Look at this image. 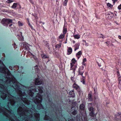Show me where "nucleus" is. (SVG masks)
Segmentation results:
<instances>
[{
    "label": "nucleus",
    "mask_w": 121,
    "mask_h": 121,
    "mask_svg": "<svg viewBox=\"0 0 121 121\" xmlns=\"http://www.w3.org/2000/svg\"><path fill=\"white\" fill-rule=\"evenodd\" d=\"M35 70L36 71H37L38 70V66L37 65H36L35 67Z\"/></svg>",
    "instance_id": "obj_25"
},
{
    "label": "nucleus",
    "mask_w": 121,
    "mask_h": 121,
    "mask_svg": "<svg viewBox=\"0 0 121 121\" xmlns=\"http://www.w3.org/2000/svg\"><path fill=\"white\" fill-rule=\"evenodd\" d=\"M68 0H65L63 4V5L64 6H66L68 2Z\"/></svg>",
    "instance_id": "obj_23"
},
{
    "label": "nucleus",
    "mask_w": 121,
    "mask_h": 121,
    "mask_svg": "<svg viewBox=\"0 0 121 121\" xmlns=\"http://www.w3.org/2000/svg\"><path fill=\"white\" fill-rule=\"evenodd\" d=\"M74 91H70L69 92V94L70 95H72V97H73L74 96Z\"/></svg>",
    "instance_id": "obj_18"
},
{
    "label": "nucleus",
    "mask_w": 121,
    "mask_h": 121,
    "mask_svg": "<svg viewBox=\"0 0 121 121\" xmlns=\"http://www.w3.org/2000/svg\"><path fill=\"white\" fill-rule=\"evenodd\" d=\"M92 103H90L88 104V108L89 111L90 112H94L95 110V109L93 108L92 106Z\"/></svg>",
    "instance_id": "obj_5"
},
{
    "label": "nucleus",
    "mask_w": 121,
    "mask_h": 121,
    "mask_svg": "<svg viewBox=\"0 0 121 121\" xmlns=\"http://www.w3.org/2000/svg\"><path fill=\"white\" fill-rule=\"evenodd\" d=\"M86 61V58H84L83 60V62H85Z\"/></svg>",
    "instance_id": "obj_32"
},
{
    "label": "nucleus",
    "mask_w": 121,
    "mask_h": 121,
    "mask_svg": "<svg viewBox=\"0 0 121 121\" xmlns=\"http://www.w3.org/2000/svg\"><path fill=\"white\" fill-rule=\"evenodd\" d=\"M109 42H108V41H107V42H106V43H108Z\"/></svg>",
    "instance_id": "obj_47"
},
{
    "label": "nucleus",
    "mask_w": 121,
    "mask_h": 121,
    "mask_svg": "<svg viewBox=\"0 0 121 121\" xmlns=\"http://www.w3.org/2000/svg\"><path fill=\"white\" fill-rule=\"evenodd\" d=\"M27 91V90L26 91Z\"/></svg>",
    "instance_id": "obj_56"
},
{
    "label": "nucleus",
    "mask_w": 121,
    "mask_h": 121,
    "mask_svg": "<svg viewBox=\"0 0 121 121\" xmlns=\"http://www.w3.org/2000/svg\"><path fill=\"white\" fill-rule=\"evenodd\" d=\"M113 15L114 14L113 13L110 12V13L108 14V18L109 19H111L113 17Z\"/></svg>",
    "instance_id": "obj_6"
},
{
    "label": "nucleus",
    "mask_w": 121,
    "mask_h": 121,
    "mask_svg": "<svg viewBox=\"0 0 121 121\" xmlns=\"http://www.w3.org/2000/svg\"><path fill=\"white\" fill-rule=\"evenodd\" d=\"M117 115H115V119L116 120H117V119L118 117H119V116H117Z\"/></svg>",
    "instance_id": "obj_34"
},
{
    "label": "nucleus",
    "mask_w": 121,
    "mask_h": 121,
    "mask_svg": "<svg viewBox=\"0 0 121 121\" xmlns=\"http://www.w3.org/2000/svg\"><path fill=\"white\" fill-rule=\"evenodd\" d=\"M118 78L119 81V84H121V77L120 76H118Z\"/></svg>",
    "instance_id": "obj_19"
},
{
    "label": "nucleus",
    "mask_w": 121,
    "mask_h": 121,
    "mask_svg": "<svg viewBox=\"0 0 121 121\" xmlns=\"http://www.w3.org/2000/svg\"><path fill=\"white\" fill-rule=\"evenodd\" d=\"M41 56L44 59L45 58V54H42Z\"/></svg>",
    "instance_id": "obj_27"
},
{
    "label": "nucleus",
    "mask_w": 121,
    "mask_h": 121,
    "mask_svg": "<svg viewBox=\"0 0 121 121\" xmlns=\"http://www.w3.org/2000/svg\"><path fill=\"white\" fill-rule=\"evenodd\" d=\"M83 41H84V42H85L86 43V41L85 40H83Z\"/></svg>",
    "instance_id": "obj_50"
},
{
    "label": "nucleus",
    "mask_w": 121,
    "mask_h": 121,
    "mask_svg": "<svg viewBox=\"0 0 121 121\" xmlns=\"http://www.w3.org/2000/svg\"><path fill=\"white\" fill-rule=\"evenodd\" d=\"M31 54L32 55V56H33V57L34 58V59H35L36 60V57L35 56L33 55L32 54Z\"/></svg>",
    "instance_id": "obj_37"
},
{
    "label": "nucleus",
    "mask_w": 121,
    "mask_h": 121,
    "mask_svg": "<svg viewBox=\"0 0 121 121\" xmlns=\"http://www.w3.org/2000/svg\"><path fill=\"white\" fill-rule=\"evenodd\" d=\"M2 23L4 26H7L8 24L12 22V20L11 19L4 18L1 21Z\"/></svg>",
    "instance_id": "obj_2"
},
{
    "label": "nucleus",
    "mask_w": 121,
    "mask_h": 121,
    "mask_svg": "<svg viewBox=\"0 0 121 121\" xmlns=\"http://www.w3.org/2000/svg\"><path fill=\"white\" fill-rule=\"evenodd\" d=\"M65 37V35L64 34L62 35L59 36V38L60 39H63Z\"/></svg>",
    "instance_id": "obj_21"
},
{
    "label": "nucleus",
    "mask_w": 121,
    "mask_h": 121,
    "mask_svg": "<svg viewBox=\"0 0 121 121\" xmlns=\"http://www.w3.org/2000/svg\"><path fill=\"white\" fill-rule=\"evenodd\" d=\"M46 60H47V62L50 61V60L49 59V57H47L46 56Z\"/></svg>",
    "instance_id": "obj_31"
},
{
    "label": "nucleus",
    "mask_w": 121,
    "mask_h": 121,
    "mask_svg": "<svg viewBox=\"0 0 121 121\" xmlns=\"http://www.w3.org/2000/svg\"><path fill=\"white\" fill-rule=\"evenodd\" d=\"M88 99L89 101H92V100L93 99L91 96V95L90 94H88Z\"/></svg>",
    "instance_id": "obj_9"
},
{
    "label": "nucleus",
    "mask_w": 121,
    "mask_h": 121,
    "mask_svg": "<svg viewBox=\"0 0 121 121\" xmlns=\"http://www.w3.org/2000/svg\"><path fill=\"white\" fill-rule=\"evenodd\" d=\"M84 68V67L83 66H82L79 68L78 71L79 75H82L84 72V71L83 70Z\"/></svg>",
    "instance_id": "obj_4"
},
{
    "label": "nucleus",
    "mask_w": 121,
    "mask_h": 121,
    "mask_svg": "<svg viewBox=\"0 0 121 121\" xmlns=\"http://www.w3.org/2000/svg\"><path fill=\"white\" fill-rule=\"evenodd\" d=\"M70 64V69L73 70V72L74 73L77 68L76 65H74L76 61L74 59H73L71 60Z\"/></svg>",
    "instance_id": "obj_1"
},
{
    "label": "nucleus",
    "mask_w": 121,
    "mask_h": 121,
    "mask_svg": "<svg viewBox=\"0 0 121 121\" xmlns=\"http://www.w3.org/2000/svg\"><path fill=\"white\" fill-rule=\"evenodd\" d=\"M13 2L12 0H7L6 1V2L8 3H10Z\"/></svg>",
    "instance_id": "obj_29"
},
{
    "label": "nucleus",
    "mask_w": 121,
    "mask_h": 121,
    "mask_svg": "<svg viewBox=\"0 0 121 121\" xmlns=\"http://www.w3.org/2000/svg\"><path fill=\"white\" fill-rule=\"evenodd\" d=\"M17 36H19V35H18Z\"/></svg>",
    "instance_id": "obj_57"
},
{
    "label": "nucleus",
    "mask_w": 121,
    "mask_h": 121,
    "mask_svg": "<svg viewBox=\"0 0 121 121\" xmlns=\"http://www.w3.org/2000/svg\"><path fill=\"white\" fill-rule=\"evenodd\" d=\"M29 26H31V25H30V23H29Z\"/></svg>",
    "instance_id": "obj_48"
},
{
    "label": "nucleus",
    "mask_w": 121,
    "mask_h": 121,
    "mask_svg": "<svg viewBox=\"0 0 121 121\" xmlns=\"http://www.w3.org/2000/svg\"><path fill=\"white\" fill-rule=\"evenodd\" d=\"M82 64L83 65H84V66H86V64L85 62H82Z\"/></svg>",
    "instance_id": "obj_36"
},
{
    "label": "nucleus",
    "mask_w": 121,
    "mask_h": 121,
    "mask_svg": "<svg viewBox=\"0 0 121 121\" xmlns=\"http://www.w3.org/2000/svg\"><path fill=\"white\" fill-rule=\"evenodd\" d=\"M117 73H118L117 75L118 76H120V74L119 73V72L118 71H117Z\"/></svg>",
    "instance_id": "obj_38"
},
{
    "label": "nucleus",
    "mask_w": 121,
    "mask_h": 121,
    "mask_svg": "<svg viewBox=\"0 0 121 121\" xmlns=\"http://www.w3.org/2000/svg\"><path fill=\"white\" fill-rule=\"evenodd\" d=\"M113 1L114 3L116 1H117V0H112Z\"/></svg>",
    "instance_id": "obj_41"
},
{
    "label": "nucleus",
    "mask_w": 121,
    "mask_h": 121,
    "mask_svg": "<svg viewBox=\"0 0 121 121\" xmlns=\"http://www.w3.org/2000/svg\"><path fill=\"white\" fill-rule=\"evenodd\" d=\"M73 77H72V78H71V80H72V81L73 82H74L75 81H74L73 80Z\"/></svg>",
    "instance_id": "obj_39"
},
{
    "label": "nucleus",
    "mask_w": 121,
    "mask_h": 121,
    "mask_svg": "<svg viewBox=\"0 0 121 121\" xmlns=\"http://www.w3.org/2000/svg\"><path fill=\"white\" fill-rule=\"evenodd\" d=\"M99 65V66H100V65Z\"/></svg>",
    "instance_id": "obj_53"
},
{
    "label": "nucleus",
    "mask_w": 121,
    "mask_h": 121,
    "mask_svg": "<svg viewBox=\"0 0 121 121\" xmlns=\"http://www.w3.org/2000/svg\"><path fill=\"white\" fill-rule=\"evenodd\" d=\"M79 107L80 109L81 110H83L84 107V106L83 104H82L80 105Z\"/></svg>",
    "instance_id": "obj_13"
},
{
    "label": "nucleus",
    "mask_w": 121,
    "mask_h": 121,
    "mask_svg": "<svg viewBox=\"0 0 121 121\" xmlns=\"http://www.w3.org/2000/svg\"><path fill=\"white\" fill-rule=\"evenodd\" d=\"M75 103H72V105H73V104H75Z\"/></svg>",
    "instance_id": "obj_51"
},
{
    "label": "nucleus",
    "mask_w": 121,
    "mask_h": 121,
    "mask_svg": "<svg viewBox=\"0 0 121 121\" xmlns=\"http://www.w3.org/2000/svg\"><path fill=\"white\" fill-rule=\"evenodd\" d=\"M67 30L64 27L63 28V33L64 34H65L66 33Z\"/></svg>",
    "instance_id": "obj_17"
},
{
    "label": "nucleus",
    "mask_w": 121,
    "mask_h": 121,
    "mask_svg": "<svg viewBox=\"0 0 121 121\" xmlns=\"http://www.w3.org/2000/svg\"><path fill=\"white\" fill-rule=\"evenodd\" d=\"M69 121H73L72 119H70L69 120Z\"/></svg>",
    "instance_id": "obj_43"
},
{
    "label": "nucleus",
    "mask_w": 121,
    "mask_h": 121,
    "mask_svg": "<svg viewBox=\"0 0 121 121\" xmlns=\"http://www.w3.org/2000/svg\"><path fill=\"white\" fill-rule=\"evenodd\" d=\"M68 54L69 55L72 52V49L71 48H69L68 49Z\"/></svg>",
    "instance_id": "obj_11"
},
{
    "label": "nucleus",
    "mask_w": 121,
    "mask_h": 121,
    "mask_svg": "<svg viewBox=\"0 0 121 121\" xmlns=\"http://www.w3.org/2000/svg\"><path fill=\"white\" fill-rule=\"evenodd\" d=\"M61 44V43H60L59 44L56 45L55 46V47L56 48H59L60 47Z\"/></svg>",
    "instance_id": "obj_15"
},
{
    "label": "nucleus",
    "mask_w": 121,
    "mask_h": 121,
    "mask_svg": "<svg viewBox=\"0 0 121 121\" xmlns=\"http://www.w3.org/2000/svg\"><path fill=\"white\" fill-rule=\"evenodd\" d=\"M77 113V111H76L75 110L73 112H72V113L73 115H75Z\"/></svg>",
    "instance_id": "obj_28"
},
{
    "label": "nucleus",
    "mask_w": 121,
    "mask_h": 121,
    "mask_svg": "<svg viewBox=\"0 0 121 121\" xmlns=\"http://www.w3.org/2000/svg\"><path fill=\"white\" fill-rule=\"evenodd\" d=\"M46 45L47 46V48L49 50H50V48L49 47V44L47 42H46Z\"/></svg>",
    "instance_id": "obj_24"
},
{
    "label": "nucleus",
    "mask_w": 121,
    "mask_h": 121,
    "mask_svg": "<svg viewBox=\"0 0 121 121\" xmlns=\"http://www.w3.org/2000/svg\"><path fill=\"white\" fill-rule=\"evenodd\" d=\"M30 1H31V0H29Z\"/></svg>",
    "instance_id": "obj_52"
},
{
    "label": "nucleus",
    "mask_w": 121,
    "mask_h": 121,
    "mask_svg": "<svg viewBox=\"0 0 121 121\" xmlns=\"http://www.w3.org/2000/svg\"><path fill=\"white\" fill-rule=\"evenodd\" d=\"M82 79H83V80H84V79H85V77H83Z\"/></svg>",
    "instance_id": "obj_46"
},
{
    "label": "nucleus",
    "mask_w": 121,
    "mask_h": 121,
    "mask_svg": "<svg viewBox=\"0 0 121 121\" xmlns=\"http://www.w3.org/2000/svg\"><path fill=\"white\" fill-rule=\"evenodd\" d=\"M80 35L78 34L73 35V37L75 39H78L80 38Z\"/></svg>",
    "instance_id": "obj_12"
},
{
    "label": "nucleus",
    "mask_w": 121,
    "mask_h": 121,
    "mask_svg": "<svg viewBox=\"0 0 121 121\" xmlns=\"http://www.w3.org/2000/svg\"><path fill=\"white\" fill-rule=\"evenodd\" d=\"M17 6V3H14L12 6V7L13 8H15Z\"/></svg>",
    "instance_id": "obj_16"
},
{
    "label": "nucleus",
    "mask_w": 121,
    "mask_h": 121,
    "mask_svg": "<svg viewBox=\"0 0 121 121\" xmlns=\"http://www.w3.org/2000/svg\"><path fill=\"white\" fill-rule=\"evenodd\" d=\"M32 15L33 16H35V19H38V17H37V14H35V15H34L33 14H32Z\"/></svg>",
    "instance_id": "obj_30"
},
{
    "label": "nucleus",
    "mask_w": 121,
    "mask_h": 121,
    "mask_svg": "<svg viewBox=\"0 0 121 121\" xmlns=\"http://www.w3.org/2000/svg\"><path fill=\"white\" fill-rule=\"evenodd\" d=\"M100 38H104V36H103V35H102L101 34H100Z\"/></svg>",
    "instance_id": "obj_35"
},
{
    "label": "nucleus",
    "mask_w": 121,
    "mask_h": 121,
    "mask_svg": "<svg viewBox=\"0 0 121 121\" xmlns=\"http://www.w3.org/2000/svg\"><path fill=\"white\" fill-rule=\"evenodd\" d=\"M118 38L119 39L121 40V36L120 35H119L118 36Z\"/></svg>",
    "instance_id": "obj_40"
},
{
    "label": "nucleus",
    "mask_w": 121,
    "mask_h": 121,
    "mask_svg": "<svg viewBox=\"0 0 121 121\" xmlns=\"http://www.w3.org/2000/svg\"><path fill=\"white\" fill-rule=\"evenodd\" d=\"M31 2L32 3V4H33V3L32 2Z\"/></svg>",
    "instance_id": "obj_55"
},
{
    "label": "nucleus",
    "mask_w": 121,
    "mask_h": 121,
    "mask_svg": "<svg viewBox=\"0 0 121 121\" xmlns=\"http://www.w3.org/2000/svg\"><path fill=\"white\" fill-rule=\"evenodd\" d=\"M12 25V24H11V25H9V26L10 27H11V26Z\"/></svg>",
    "instance_id": "obj_45"
},
{
    "label": "nucleus",
    "mask_w": 121,
    "mask_h": 121,
    "mask_svg": "<svg viewBox=\"0 0 121 121\" xmlns=\"http://www.w3.org/2000/svg\"><path fill=\"white\" fill-rule=\"evenodd\" d=\"M107 5L109 9H111L112 7V5L109 3H108Z\"/></svg>",
    "instance_id": "obj_14"
},
{
    "label": "nucleus",
    "mask_w": 121,
    "mask_h": 121,
    "mask_svg": "<svg viewBox=\"0 0 121 121\" xmlns=\"http://www.w3.org/2000/svg\"><path fill=\"white\" fill-rule=\"evenodd\" d=\"M107 0H106V1H107Z\"/></svg>",
    "instance_id": "obj_58"
},
{
    "label": "nucleus",
    "mask_w": 121,
    "mask_h": 121,
    "mask_svg": "<svg viewBox=\"0 0 121 121\" xmlns=\"http://www.w3.org/2000/svg\"><path fill=\"white\" fill-rule=\"evenodd\" d=\"M35 83L36 85H40L42 83V81L40 79L37 78L35 79Z\"/></svg>",
    "instance_id": "obj_3"
},
{
    "label": "nucleus",
    "mask_w": 121,
    "mask_h": 121,
    "mask_svg": "<svg viewBox=\"0 0 121 121\" xmlns=\"http://www.w3.org/2000/svg\"><path fill=\"white\" fill-rule=\"evenodd\" d=\"M94 112H90L89 115L92 116H93L94 115Z\"/></svg>",
    "instance_id": "obj_20"
},
{
    "label": "nucleus",
    "mask_w": 121,
    "mask_h": 121,
    "mask_svg": "<svg viewBox=\"0 0 121 121\" xmlns=\"http://www.w3.org/2000/svg\"><path fill=\"white\" fill-rule=\"evenodd\" d=\"M21 35L22 36V33L21 32ZM18 39L19 40H21V41H23V36H22L20 38H19Z\"/></svg>",
    "instance_id": "obj_22"
},
{
    "label": "nucleus",
    "mask_w": 121,
    "mask_h": 121,
    "mask_svg": "<svg viewBox=\"0 0 121 121\" xmlns=\"http://www.w3.org/2000/svg\"><path fill=\"white\" fill-rule=\"evenodd\" d=\"M18 23L19 26H23V24L21 22L19 21L18 22Z\"/></svg>",
    "instance_id": "obj_26"
},
{
    "label": "nucleus",
    "mask_w": 121,
    "mask_h": 121,
    "mask_svg": "<svg viewBox=\"0 0 121 121\" xmlns=\"http://www.w3.org/2000/svg\"><path fill=\"white\" fill-rule=\"evenodd\" d=\"M48 117L46 115V120H48L47 118H48Z\"/></svg>",
    "instance_id": "obj_42"
},
{
    "label": "nucleus",
    "mask_w": 121,
    "mask_h": 121,
    "mask_svg": "<svg viewBox=\"0 0 121 121\" xmlns=\"http://www.w3.org/2000/svg\"><path fill=\"white\" fill-rule=\"evenodd\" d=\"M73 88L76 89H77L79 88V86L75 83H74L73 85Z\"/></svg>",
    "instance_id": "obj_10"
},
{
    "label": "nucleus",
    "mask_w": 121,
    "mask_h": 121,
    "mask_svg": "<svg viewBox=\"0 0 121 121\" xmlns=\"http://www.w3.org/2000/svg\"><path fill=\"white\" fill-rule=\"evenodd\" d=\"M47 99H48V101H49V100H48V98H49V97H47Z\"/></svg>",
    "instance_id": "obj_49"
},
{
    "label": "nucleus",
    "mask_w": 121,
    "mask_h": 121,
    "mask_svg": "<svg viewBox=\"0 0 121 121\" xmlns=\"http://www.w3.org/2000/svg\"><path fill=\"white\" fill-rule=\"evenodd\" d=\"M83 83L84 84V82H83Z\"/></svg>",
    "instance_id": "obj_54"
},
{
    "label": "nucleus",
    "mask_w": 121,
    "mask_h": 121,
    "mask_svg": "<svg viewBox=\"0 0 121 121\" xmlns=\"http://www.w3.org/2000/svg\"><path fill=\"white\" fill-rule=\"evenodd\" d=\"M118 8L119 9H121V4L118 6Z\"/></svg>",
    "instance_id": "obj_33"
},
{
    "label": "nucleus",
    "mask_w": 121,
    "mask_h": 121,
    "mask_svg": "<svg viewBox=\"0 0 121 121\" xmlns=\"http://www.w3.org/2000/svg\"><path fill=\"white\" fill-rule=\"evenodd\" d=\"M82 54V52L81 51H79L77 54L76 56L78 58V59H79L81 55Z\"/></svg>",
    "instance_id": "obj_8"
},
{
    "label": "nucleus",
    "mask_w": 121,
    "mask_h": 121,
    "mask_svg": "<svg viewBox=\"0 0 121 121\" xmlns=\"http://www.w3.org/2000/svg\"><path fill=\"white\" fill-rule=\"evenodd\" d=\"M79 46V44L78 43L76 44L74 46V51H76L77 49H78Z\"/></svg>",
    "instance_id": "obj_7"
},
{
    "label": "nucleus",
    "mask_w": 121,
    "mask_h": 121,
    "mask_svg": "<svg viewBox=\"0 0 121 121\" xmlns=\"http://www.w3.org/2000/svg\"><path fill=\"white\" fill-rule=\"evenodd\" d=\"M16 45L15 44V43L14 44H13V46L14 47V48H15V46Z\"/></svg>",
    "instance_id": "obj_44"
}]
</instances>
